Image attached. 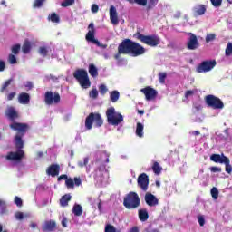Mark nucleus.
<instances>
[{
  "label": "nucleus",
  "mask_w": 232,
  "mask_h": 232,
  "mask_svg": "<svg viewBox=\"0 0 232 232\" xmlns=\"http://www.w3.org/2000/svg\"><path fill=\"white\" fill-rule=\"evenodd\" d=\"M5 117L10 121L9 128L13 131H16L14 137V144L16 151H9L5 156L6 160H11L12 162H21L24 157V141L23 138L30 130V125L24 122H17L15 120L19 119V112L14 107H9L5 111Z\"/></svg>",
  "instance_id": "nucleus-1"
},
{
  "label": "nucleus",
  "mask_w": 232,
  "mask_h": 232,
  "mask_svg": "<svg viewBox=\"0 0 232 232\" xmlns=\"http://www.w3.org/2000/svg\"><path fill=\"white\" fill-rule=\"evenodd\" d=\"M146 53V49L137 42L131 39H124L118 46V53L114 55L115 59H121V55H131L139 57Z\"/></svg>",
  "instance_id": "nucleus-2"
},
{
  "label": "nucleus",
  "mask_w": 232,
  "mask_h": 232,
  "mask_svg": "<svg viewBox=\"0 0 232 232\" xmlns=\"http://www.w3.org/2000/svg\"><path fill=\"white\" fill-rule=\"evenodd\" d=\"M123 206L126 209H137L140 206V198L137 192L130 191L123 198Z\"/></svg>",
  "instance_id": "nucleus-3"
},
{
  "label": "nucleus",
  "mask_w": 232,
  "mask_h": 232,
  "mask_svg": "<svg viewBox=\"0 0 232 232\" xmlns=\"http://www.w3.org/2000/svg\"><path fill=\"white\" fill-rule=\"evenodd\" d=\"M93 122L94 126L96 128H101L102 124H104V120H102V116L101 113L97 112H91L85 119V128L86 130H92L93 128Z\"/></svg>",
  "instance_id": "nucleus-4"
},
{
  "label": "nucleus",
  "mask_w": 232,
  "mask_h": 232,
  "mask_svg": "<svg viewBox=\"0 0 232 232\" xmlns=\"http://www.w3.org/2000/svg\"><path fill=\"white\" fill-rule=\"evenodd\" d=\"M73 77L83 89H88L92 86V82L88 76V72L84 69H78L73 72Z\"/></svg>",
  "instance_id": "nucleus-5"
},
{
  "label": "nucleus",
  "mask_w": 232,
  "mask_h": 232,
  "mask_svg": "<svg viewBox=\"0 0 232 232\" xmlns=\"http://www.w3.org/2000/svg\"><path fill=\"white\" fill-rule=\"evenodd\" d=\"M136 39L143 43V44H147V46H150L151 48H155L160 44V38L156 35H144L140 32L136 33Z\"/></svg>",
  "instance_id": "nucleus-6"
},
{
  "label": "nucleus",
  "mask_w": 232,
  "mask_h": 232,
  "mask_svg": "<svg viewBox=\"0 0 232 232\" xmlns=\"http://www.w3.org/2000/svg\"><path fill=\"white\" fill-rule=\"evenodd\" d=\"M106 117L108 124L111 126H119L124 121L122 114L115 111V107L107 109Z\"/></svg>",
  "instance_id": "nucleus-7"
},
{
  "label": "nucleus",
  "mask_w": 232,
  "mask_h": 232,
  "mask_svg": "<svg viewBox=\"0 0 232 232\" xmlns=\"http://www.w3.org/2000/svg\"><path fill=\"white\" fill-rule=\"evenodd\" d=\"M210 160H212V162L225 164V171H227L228 173V175H231L232 166H231V160H229V158H227L224 154H222V155L212 154L210 156Z\"/></svg>",
  "instance_id": "nucleus-8"
},
{
  "label": "nucleus",
  "mask_w": 232,
  "mask_h": 232,
  "mask_svg": "<svg viewBox=\"0 0 232 232\" xmlns=\"http://www.w3.org/2000/svg\"><path fill=\"white\" fill-rule=\"evenodd\" d=\"M205 102L213 110H222L224 108V102H222L220 98L212 94H208L205 97Z\"/></svg>",
  "instance_id": "nucleus-9"
},
{
  "label": "nucleus",
  "mask_w": 232,
  "mask_h": 232,
  "mask_svg": "<svg viewBox=\"0 0 232 232\" xmlns=\"http://www.w3.org/2000/svg\"><path fill=\"white\" fill-rule=\"evenodd\" d=\"M216 66V60H206L197 66L196 72L198 73H207V72H211V70H213V68H215Z\"/></svg>",
  "instance_id": "nucleus-10"
},
{
  "label": "nucleus",
  "mask_w": 232,
  "mask_h": 232,
  "mask_svg": "<svg viewBox=\"0 0 232 232\" xmlns=\"http://www.w3.org/2000/svg\"><path fill=\"white\" fill-rule=\"evenodd\" d=\"M88 28L89 31L85 36L86 41H88V43H92L93 44H96V46H99V48H106V45L101 44L99 40L95 39V27L93 25V23H91Z\"/></svg>",
  "instance_id": "nucleus-11"
},
{
  "label": "nucleus",
  "mask_w": 232,
  "mask_h": 232,
  "mask_svg": "<svg viewBox=\"0 0 232 232\" xmlns=\"http://www.w3.org/2000/svg\"><path fill=\"white\" fill-rule=\"evenodd\" d=\"M44 102L47 106L59 104L61 102V94L59 92H46L44 94Z\"/></svg>",
  "instance_id": "nucleus-12"
},
{
  "label": "nucleus",
  "mask_w": 232,
  "mask_h": 232,
  "mask_svg": "<svg viewBox=\"0 0 232 232\" xmlns=\"http://www.w3.org/2000/svg\"><path fill=\"white\" fill-rule=\"evenodd\" d=\"M138 186L143 191H148V186H150V177H148V174L141 173L138 177Z\"/></svg>",
  "instance_id": "nucleus-13"
},
{
  "label": "nucleus",
  "mask_w": 232,
  "mask_h": 232,
  "mask_svg": "<svg viewBox=\"0 0 232 232\" xmlns=\"http://www.w3.org/2000/svg\"><path fill=\"white\" fill-rule=\"evenodd\" d=\"M141 93H144L146 101H153L158 95L157 90L147 86L140 90Z\"/></svg>",
  "instance_id": "nucleus-14"
},
{
  "label": "nucleus",
  "mask_w": 232,
  "mask_h": 232,
  "mask_svg": "<svg viewBox=\"0 0 232 232\" xmlns=\"http://www.w3.org/2000/svg\"><path fill=\"white\" fill-rule=\"evenodd\" d=\"M145 202L147 206H150V208L159 206V198H157V197H155V195L151 194L150 192H147L145 194Z\"/></svg>",
  "instance_id": "nucleus-15"
},
{
  "label": "nucleus",
  "mask_w": 232,
  "mask_h": 232,
  "mask_svg": "<svg viewBox=\"0 0 232 232\" xmlns=\"http://www.w3.org/2000/svg\"><path fill=\"white\" fill-rule=\"evenodd\" d=\"M200 44H198V39H197V35L190 34V37L188 42L187 43L188 50H197Z\"/></svg>",
  "instance_id": "nucleus-16"
},
{
  "label": "nucleus",
  "mask_w": 232,
  "mask_h": 232,
  "mask_svg": "<svg viewBox=\"0 0 232 232\" xmlns=\"http://www.w3.org/2000/svg\"><path fill=\"white\" fill-rule=\"evenodd\" d=\"M60 171L61 166L59 164H51L46 169V174L50 177H57Z\"/></svg>",
  "instance_id": "nucleus-17"
},
{
  "label": "nucleus",
  "mask_w": 232,
  "mask_h": 232,
  "mask_svg": "<svg viewBox=\"0 0 232 232\" xmlns=\"http://www.w3.org/2000/svg\"><path fill=\"white\" fill-rule=\"evenodd\" d=\"M110 19L111 23L115 26L119 24V16L117 14V8L115 6L111 5L110 7Z\"/></svg>",
  "instance_id": "nucleus-18"
},
{
  "label": "nucleus",
  "mask_w": 232,
  "mask_h": 232,
  "mask_svg": "<svg viewBox=\"0 0 232 232\" xmlns=\"http://www.w3.org/2000/svg\"><path fill=\"white\" fill-rule=\"evenodd\" d=\"M138 217L140 222H146L150 218V214L147 208H141L138 210Z\"/></svg>",
  "instance_id": "nucleus-19"
},
{
  "label": "nucleus",
  "mask_w": 232,
  "mask_h": 232,
  "mask_svg": "<svg viewBox=\"0 0 232 232\" xmlns=\"http://www.w3.org/2000/svg\"><path fill=\"white\" fill-rule=\"evenodd\" d=\"M20 104H30V94L28 92H21L18 96Z\"/></svg>",
  "instance_id": "nucleus-20"
},
{
  "label": "nucleus",
  "mask_w": 232,
  "mask_h": 232,
  "mask_svg": "<svg viewBox=\"0 0 232 232\" xmlns=\"http://www.w3.org/2000/svg\"><path fill=\"white\" fill-rule=\"evenodd\" d=\"M57 227V223L53 220H49L45 222V225L44 227V231H49L52 232Z\"/></svg>",
  "instance_id": "nucleus-21"
},
{
  "label": "nucleus",
  "mask_w": 232,
  "mask_h": 232,
  "mask_svg": "<svg viewBox=\"0 0 232 232\" xmlns=\"http://www.w3.org/2000/svg\"><path fill=\"white\" fill-rule=\"evenodd\" d=\"M206 10V5H198L193 8L194 15H204Z\"/></svg>",
  "instance_id": "nucleus-22"
},
{
  "label": "nucleus",
  "mask_w": 232,
  "mask_h": 232,
  "mask_svg": "<svg viewBox=\"0 0 232 232\" xmlns=\"http://www.w3.org/2000/svg\"><path fill=\"white\" fill-rule=\"evenodd\" d=\"M72 200V196L70 194H65L60 198V206L62 208H66L68 206V202Z\"/></svg>",
  "instance_id": "nucleus-23"
},
{
  "label": "nucleus",
  "mask_w": 232,
  "mask_h": 232,
  "mask_svg": "<svg viewBox=\"0 0 232 232\" xmlns=\"http://www.w3.org/2000/svg\"><path fill=\"white\" fill-rule=\"evenodd\" d=\"M31 50H32V43L29 42L28 39L24 40L22 46L23 53L27 54Z\"/></svg>",
  "instance_id": "nucleus-24"
},
{
  "label": "nucleus",
  "mask_w": 232,
  "mask_h": 232,
  "mask_svg": "<svg viewBox=\"0 0 232 232\" xmlns=\"http://www.w3.org/2000/svg\"><path fill=\"white\" fill-rule=\"evenodd\" d=\"M136 135L137 137H140V139H142V137H144V125H142V123L140 122L137 123Z\"/></svg>",
  "instance_id": "nucleus-25"
},
{
  "label": "nucleus",
  "mask_w": 232,
  "mask_h": 232,
  "mask_svg": "<svg viewBox=\"0 0 232 232\" xmlns=\"http://www.w3.org/2000/svg\"><path fill=\"white\" fill-rule=\"evenodd\" d=\"M82 206L75 204L72 208V213L75 217H81L82 215Z\"/></svg>",
  "instance_id": "nucleus-26"
},
{
  "label": "nucleus",
  "mask_w": 232,
  "mask_h": 232,
  "mask_svg": "<svg viewBox=\"0 0 232 232\" xmlns=\"http://www.w3.org/2000/svg\"><path fill=\"white\" fill-rule=\"evenodd\" d=\"M89 73L92 77H99V71L93 63L89 65Z\"/></svg>",
  "instance_id": "nucleus-27"
},
{
  "label": "nucleus",
  "mask_w": 232,
  "mask_h": 232,
  "mask_svg": "<svg viewBox=\"0 0 232 232\" xmlns=\"http://www.w3.org/2000/svg\"><path fill=\"white\" fill-rule=\"evenodd\" d=\"M160 0H149L146 5V10L147 12H150V10H153L157 5H159Z\"/></svg>",
  "instance_id": "nucleus-28"
},
{
  "label": "nucleus",
  "mask_w": 232,
  "mask_h": 232,
  "mask_svg": "<svg viewBox=\"0 0 232 232\" xmlns=\"http://www.w3.org/2000/svg\"><path fill=\"white\" fill-rule=\"evenodd\" d=\"M48 19L51 23H61V17L56 13H52L51 14H49Z\"/></svg>",
  "instance_id": "nucleus-29"
},
{
  "label": "nucleus",
  "mask_w": 232,
  "mask_h": 232,
  "mask_svg": "<svg viewBox=\"0 0 232 232\" xmlns=\"http://www.w3.org/2000/svg\"><path fill=\"white\" fill-rule=\"evenodd\" d=\"M152 171L155 173V175H160V173H162V168L159 162L155 161L153 163Z\"/></svg>",
  "instance_id": "nucleus-30"
},
{
  "label": "nucleus",
  "mask_w": 232,
  "mask_h": 232,
  "mask_svg": "<svg viewBox=\"0 0 232 232\" xmlns=\"http://www.w3.org/2000/svg\"><path fill=\"white\" fill-rule=\"evenodd\" d=\"M119 97H121V93L119 92V91H112L110 93V99L111 102H117L119 101Z\"/></svg>",
  "instance_id": "nucleus-31"
},
{
  "label": "nucleus",
  "mask_w": 232,
  "mask_h": 232,
  "mask_svg": "<svg viewBox=\"0 0 232 232\" xmlns=\"http://www.w3.org/2000/svg\"><path fill=\"white\" fill-rule=\"evenodd\" d=\"M12 79L6 80L5 82V83L2 85L0 92L1 93H5V92H8V86H10L12 84Z\"/></svg>",
  "instance_id": "nucleus-32"
},
{
  "label": "nucleus",
  "mask_w": 232,
  "mask_h": 232,
  "mask_svg": "<svg viewBox=\"0 0 232 232\" xmlns=\"http://www.w3.org/2000/svg\"><path fill=\"white\" fill-rule=\"evenodd\" d=\"M65 186L68 189H73V188H75V183L73 181V179L67 178V180L65 181Z\"/></svg>",
  "instance_id": "nucleus-33"
},
{
  "label": "nucleus",
  "mask_w": 232,
  "mask_h": 232,
  "mask_svg": "<svg viewBox=\"0 0 232 232\" xmlns=\"http://www.w3.org/2000/svg\"><path fill=\"white\" fill-rule=\"evenodd\" d=\"M158 77L160 84H166V77H168L167 72H159Z\"/></svg>",
  "instance_id": "nucleus-34"
},
{
  "label": "nucleus",
  "mask_w": 232,
  "mask_h": 232,
  "mask_svg": "<svg viewBox=\"0 0 232 232\" xmlns=\"http://www.w3.org/2000/svg\"><path fill=\"white\" fill-rule=\"evenodd\" d=\"M46 3V0H34L33 3V8H41Z\"/></svg>",
  "instance_id": "nucleus-35"
},
{
  "label": "nucleus",
  "mask_w": 232,
  "mask_h": 232,
  "mask_svg": "<svg viewBox=\"0 0 232 232\" xmlns=\"http://www.w3.org/2000/svg\"><path fill=\"white\" fill-rule=\"evenodd\" d=\"M11 52H12V53H14V55H17L19 53V52H21V44L13 45Z\"/></svg>",
  "instance_id": "nucleus-36"
},
{
  "label": "nucleus",
  "mask_w": 232,
  "mask_h": 232,
  "mask_svg": "<svg viewBox=\"0 0 232 232\" xmlns=\"http://www.w3.org/2000/svg\"><path fill=\"white\" fill-rule=\"evenodd\" d=\"M38 53H40V55L43 57H46V55H48V48L44 46L39 47Z\"/></svg>",
  "instance_id": "nucleus-37"
},
{
  "label": "nucleus",
  "mask_w": 232,
  "mask_h": 232,
  "mask_svg": "<svg viewBox=\"0 0 232 232\" xmlns=\"http://www.w3.org/2000/svg\"><path fill=\"white\" fill-rule=\"evenodd\" d=\"M0 208H1L0 215L6 214V203L2 199H0Z\"/></svg>",
  "instance_id": "nucleus-38"
},
{
  "label": "nucleus",
  "mask_w": 232,
  "mask_h": 232,
  "mask_svg": "<svg viewBox=\"0 0 232 232\" xmlns=\"http://www.w3.org/2000/svg\"><path fill=\"white\" fill-rule=\"evenodd\" d=\"M89 97H91V99H97V97H99V91H97L96 88L92 89L89 92Z\"/></svg>",
  "instance_id": "nucleus-39"
},
{
  "label": "nucleus",
  "mask_w": 232,
  "mask_h": 232,
  "mask_svg": "<svg viewBox=\"0 0 232 232\" xmlns=\"http://www.w3.org/2000/svg\"><path fill=\"white\" fill-rule=\"evenodd\" d=\"M215 39H217V34H207L205 41H206V43H211L212 41H215Z\"/></svg>",
  "instance_id": "nucleus-40"
},
{
  "label": "nucleus",
  "mask_w": 232,
  "mask_h": 232,
  "mask_svg": "<svg viewBox=\"0 0 232 232\" xmlns=\"http://www.w3.org/2000/svg\"><path fill=\"white\" fill-rule=\"evenodd\" d=\"M135 3L140 6H146L148 5V0H133V2H130V5H133Z\"/></svg>",
  "instance_id": "nucleus-41"
},
{
  "label": "nucleus",
  "mask_w": 232,
  "mask_h": 232,
  "mask_svg": "<svg viewBox=\"0 0 232 232\" xmlns=\"http://www.w3.org/2000/svg\"><path fill=\"white\" fill-rule=\"evenodd\" d=\"M225 53H226L227 57H229V55H232V43L231 42H229L227 44Z\"/></svg>",
  "instance_id": "nucleus-42"
},
{
  "label": "nucleus",
  "mask_w": 232,
  "mask_h": 232,
  "mask_svg": "<svg viewBox=\"0 0 232 232\" xmlns=\"http://www.w3.org/2000/svg\"><path fill=\"white\" fill-rule=\"evenodd\" d=\"M210 193H211L212 198H214L215 200L218 198V188H217L216 187L212 188Z\"/></svg>",
  "instance_id": "nucleus-43"
},
{
  "label": "nucleus",
  "mask_w": 232,
  "mask_h": 232,
  "mask_svg": "<svg viewBox=\"0 0 232 232\" xmlns=\"http://www.w3.org/2000/svg\"><path fill=\"white\" fill-rule=\"evenodd\" d=\"M99 92L102 95H106L108 93V87L105 84H101L99 86Z\"/></svg>",
  "instance_id": "nucleus-44"
},
{
  "label": "nucleus",
  "mask_w": 232,
  "mask_h": 232,
  "mask_svg": "<svg viewBox=\"0 0 232 232\" xmlns=\"http://www.w3.org/2000/svg\"><path fill=\"white\" fill-rule=\"evenodd\" d=\"M75 3V0H64V2L62 3L61 6L63 8H66L68 6H72Z\"/></svg>",
  "instance_id": "nucleus-45"
},
{
  "label": "nucleus",
  "mask_w": 232,
  "mask_h": 232,
  "mask_svg": "<svg viewBox=\"0 0 232 232\" xmlns=\"http://www.w3.org/2000/svg\"><path fill=\"white\" fill-rule=\"evenodd\" d=\"M88 162H90V158L85 157L83 159V162L82 161L78 162V166L79 168H84V166H88Z\"/></svg>",
  "instance_id": "nucleus-46"
},
{
  "label": "nucleus",
  "mask_w": 232,
  "mask_h": 232,
  "mask_svg": "<svg viewBox=\"0 0 232 232\" xmlns=\"http://www.w3.org/2000/svg\"><path fill=\"white\" fill-rule=\"evenodd\" d=\"M210 3L215 8L222 6V0H210Z\"/></svg>",
  "instance_id": "nucleus-47"
},
{
  "label": "nucleus",
  "mask_w": 232,
  "mask_h": 232,
  "mask_svg": "<svg viewBox=\"0 0 232 232\" xmlns=\"http://www.w3.org/2000/svg\"><path fill=\"white\" fill-rule=\"evenodd\" d=\"M14 204L17 206V208H23V199L19 197H14Z\"/></svg>",
  "instance_id": "nucleus-48"
},
{
  "label": "nucleus",
  "mask_w": 232,
  "mask_h": 232,
  "mask_svg": "<svg viewBox=\"0 0 232 232\" xmlns=\"http://www.w3.org/2000/svg\"><path fill=\"white\" fill-rule=\"evenodd\" d=\"M211 173H222V168L220 167H210Z\"/></svg>",
  "instance_id": "nucleus-49"
},
{
  "label": "nucleus",
  "mask_w": 232,
  "mask_h": 232,
  "mask_svg": "<svg viewBox=\"0 0 232 232\" xmlns=\"http://www.w3.org/2000/svg\"><path fill=\"white\" fill-rule=\"evenodd\" d=\"M105 232H117V228H115V227L112 225H107L105 227Z\"/></svg>",
  "instance_id": "nucleus-50"
},
{
  "label": "nucleus",
  "mask_w": 232,
  "mask_h": 232,
  "mask_svg": "<svg viewBox=\"0 0 232 232\" xmlns=\"http://www.w3.org/2000/svg\"><path fill=\"white\" fill-rule=\"evenodd\" d=\"M8 61L10 64H15L17 63V58H15V55L9 54Z\"/></svg>",
  "instance_id": "nucleus-51"
},
{
  "label": "nucleus",
  "mask_w": 232,
  "mask_h": 232,
  "mask_svg": "<svg viewBox=\"0 0 232 232\" xmlns=\"http://www.w3.org/2000/svg\"><path fill=\"white\" fill-rule=\"evenodd\" d=\"M74 186H81L82 184V180L81 179V177H74L73 179Z\"/></svg>",
  "instance_id": "nucleus-52"
},
{
  "label": "nucleus",
  "mask_w": 232,
  "mask_h": 232,
  "mask_svg": "<svg viewBox=\"0 0 232 232\" xmlns=\"http://www.w3.org/2000/svg\"><path fill=\"white\" fill-rule=\"evenodd\" d=\"M198 222L199 226L203 227L204 224H206V219L204 218V216H198Z\"/></svg>",
  "instance_id": "nucleus-53"
},
{
  "label": "nucleus",
  "mask_w": 232,
  "mask_h": 232,
  "mask_svg": "<svg viewBox=\"0 0 232 232\" xmlns=\"http://www.w3.org/2000/svg\"><path fill=\"white\" fill-rule=\"evenodd\" d=\"M14 217L15 218H17V220H23V218H24V215L23 214V212H16Z\"/></svg>",
  "instance_id": "nucleus-54"
},
{
  "label": "nucleus",
  "mask_w": 232,
  "mask_h": 232,
  "mask_svg": "<svg viewBox=\"0 0 232 232\" xmlns=\"http://www.w3.org/2000/svg\"><path fill=\"white\" fill-rule=\"evenodd\" d=\"M91 10L92 14H97V12H99V5H97L96 4H93L91 7Z\"/></svg>",
  "instance_id": "nucleus-55"
},
{
  "label": "nucleus",
  "mask_w": 232,
  "mask_h": 232,
  "mask_svg": "<svg viewBox=\"0 0 232 232\" xmlns=\"http://www.w3.org/2000/svg\"><path fill=\"white\" fill-rule=\"evenodd\" d=\"M15 95H17L15 92L7 94V101H14V97H15Z\"/></svg>",
  "instance_id": "nucleus-56"
},
{
  "label": "nucleus",
  "mask_w": 232,
  "mask_h": 232,
  "mask_svg": "<svg viewBox=\"0 0 232 232\" xmlns=\"http://www.w3.org/2000/svg\"><path fill=\"white\" fill-rule=\"evenodd\" d=\"M68 179V175L66 174H62L61 176L58 177V182H61V180H66Z\"/></svg>",
  "instance_id": "nucleus-57"
},
{
  "label": "nucleus",
  "mask_w": 232,
  "mask_h": 232,
  "mask_svg": "<svg viewBox=\"0 0 232 232\" xmlns=\"http://www.w3.org/2000/svg\"><path fill=\"white\" fill-rule=\"evenodd\" d=\"M182 17V12L180 11H176V13L173 14L174 19H180Z\"/></svg>",
  "instance_id": "nucleus-58"
},
{
  "label": "nucleus",
  "mask_w": 232,
  "mask_h": 232,
  "mask_svg": "<svg viewBox=\"0 0 232 232\" xmlns=\"http://www.w3.org/2000/svg\"><path fill=\"white\" fill-rule=\"evenodd\" d=\"M5 68H6V64L0 60V72H5Z\"/></svg>",
  "instance_id": "nucleus-59"
},
{
  "label": "nucleus",
  "mask_w": 232,
  "mask_h": 232,
  "mask_svg": "<svg viewBox=\"0 0 232 232\" xmlns=\"http://www.w3.org/2000/svg\"><path fill=\"white\" fill-rule=\"evenodd\" d=\"M24 86L25 88H28V90H32V88H34V83H32V82H26Z\"/></svg>",
  "instance_id": "nucleus-60"
},
{
  "label": "nucleus",
  "mask_w": 232,
  "mask_h": 232,
  "mask_svg": "<svg viewBox=\"0 0 232 232\" xmlns=\"http://www.w3.org/2000/svg\"><path fill=\"white\" fill-rule=\"evenodd\" d=\"M195 92L191 90H188L185 92V97L186 99H188V97H191V95H193Z\"/></svg>",
  "instance_id": "nucleus-61"
},
{
  "label": "nucleus",
  "mask_w": 232,
  "mask_h": 232,
  "mask_svg": "<svg viewBox=\"0 0 232 232\" xmlns=\"http://www.w3.org/2000/svg\"><path fill=\"white\" fill-rule=\"evenodd\" d=\"M68 224V218H63V220H62V226L63 227H67V225Z\"/></svg>",
  "instance_id": "nucleus-62"
},
{
  "label": "nucleus",
  "mask_w": 232,
  "mask_h": 232,
  "mask_svg": "<svg viewBox=\"0 0 232 232\" xmlns=\"http://www.w3.org/2000/svg\"><path fill=\"white\" fill-rule=\"evenodd\" d=\"M98 209L100 213H102V200L101 199H99V202H98Z\"/></svg>",
  "instance_id": "nucleus-63"
},
{
  "label": "nucleus",
  "mask_w": 232,
  "mask_h": 232,
  "mask_svg": "<svg viewBox=\"0 0 232 232\" xmlns=\"http://www.w3.org/2000/svg\"><path fill=\"white\" fill-rule=\"evenodd\" d=\"M129 232H140V231H139V227H133L132 228H130V229L129 230Z\"/></svg>",
  "instance_id": "nucleus-64"
}]
</instances>
